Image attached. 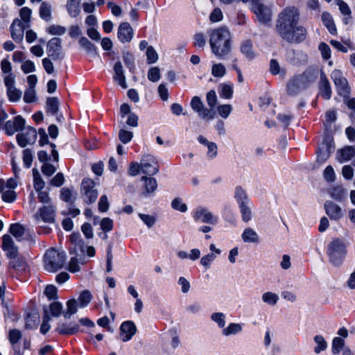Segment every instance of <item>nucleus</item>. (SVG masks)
<instances>
[{
	"mask_svg": "<svg viewBox=\"0 0 355 355\" xmlns=\"http://www.w3.org/2000/svg\"><path fill=\"white\" fill-rule=\"evenodd\" d=\"M299 12L297 8H286L278 17L276 30L279 36L289 43H300L306 38V30L298 25Z\"/></svg>",
	"mask_w": 355,
	"mask_h": 355,
	"instance_id": "nucleus-1",
	"label": "nucleus"
},
{
	"mask_svg": "<svg viewBox=\"0 0 355 355\" xmlns=\"http://www.w3.org/2000/svg\"><path fill=\"white\" fill-rule=\"evenodd\" d=\"M209 44L212 53L220 58L228 55L232 49V35L227 27H219L209 31Z\"/></svg>",
	"mask_w": 355,
	"mask_h": 355,
	"instance_id": "nucleus-2",
	"label": "nucleus"
},
{
	"mask_svg": "<svg viewBox=\"0 0 355 355\" xmlns=\"http://www.w3.org/2000/svg\"><path fill=\"white\" fill-rule=\"evenodd\" d=\"M347 252V245L343 239L339 238L332 239L327 247L329 261L335 266H339L343 263Z\"/></svg>",
	"mask_w": 355,
	"mask_h": 355,
	"instance_id": "nucleus-3",
	"label": "nucleus"
},
{
	"mask_svg": "<svg viewBox=\"0 0 355 355\" xmlns=\"http://www.w3.org/2000/svg\"><path fill=\"white\" fill-rule=\"evenodd\" d=\"M66 254L53 248L49 249L44 257V266L46 270L55 272L61 269L64 264Z\"/></svg>",
	"mask_w": 355,
	"mask_h": 355,
	"instance_id": "nucleus-4",
	"label": "nucleus"
},
{
	"mask_svg": "<svg viewBox=\"0 0 355 355\" xmlns=\"http://www.w3.org/2000/svg\"><path fill=\"white\" fill-rule=\"evenodd\" d=\"M57 207L55 203L42 205L33 215L37 222L42 221L45 223H54L55 222Z\"/></svg>",
	"mask_w": 355,
	"mask_h": 355,
	"instance_id": "nucleus-5",
	"label": "nucleus"
},
{
	"mask_svg": "<svg viewBox=\"0 0 355 355\" xmlns=\"http://www.w3.org/2000/svg\"><path fill=\"white\" fill-rule=\"evenodd\" d=\"M95 185V182L90 178H83L81 182L80 195L83 201L88 205L94 203L97 199L98 193Z\"/></svg>",
	"mask_w": 355,
	"mask_h": 355,
	"instance_id": "nucleus-6",
	"label": "nucleus"
},
{
	"mask_svg": "<svg viewBox=\"0 0 355 355\" xmlns=\"http://www.w3.org/2000/svg\"><path fill=\"white\" fill-rule=\"evenodd\" d=\"M331 78L340 96L346 97L349 95L350 88L348 85V82L340 70L334 69L331 73Z\"/></svg>",
	"mask_w": 355,
	"mask_h": 355,
	"instance_id": "nucleus-7",
	"label": "nucleus"
},
{
	"mask_svg": "<svg viewBox=\"0 0 355 355\" xmlns=\"http://www.w3.org/2000/svg\"><path fill=\"white\" fill-rule=\"evenodd\" d=\"M141 170L142 173L153 175L159 171V164L155 159L151 155H144L141 159Z\"/></svg>",
	"mask_w": 355,
	"mask_h": 355,
	"instance_id": "nucleus-8",
	"label": "nucleus"
},
{
	"mask_svg": "<svg viewBox=\"0 0 355 355\" xmlns=\"http://www.w3.org/2000/svg\"><path fill=\"white\" fill-rule=\"evenodd\" d=\"M37 139V131L31 126L24 129V132L19 133L16 136L18 145L24 148L28 144H33Z\"/></svg>",
	"mask_w": 355,
	"mask_h": 355,
	"instance_id": "nucleus-9",
	"label": "nucleus"
},
{
	"mask_svg": "<svg viewBox=\"0 0 355 355\" xmlns=\"http://www.w3.org/2000/svg\"><path fill=\"white\" fill-rule=\"evenodd\" d=\"M191 107L202 119L211 120L214 118L213 110L205 107L201 99L198 96H194L191 99Z\"/></svg>",
	"mask_w": 355,
	"mask_h": 355,
	"instance_id": "nucleus-10",
	"label": "nucleus"
},
{
	"mask_svg": "<svg viewBox=\"0 0 355 355\" xmlns=\"http://www.w3.org/2000/svg\"><path fill=\"white\" fill-rule=\"evenodd\" d=\"M252 10L259 21L266 23L270 20L271 12L269 8L257 0L252 1Z\"/></svg>",
	"mask_w": 355,
	"mask_h": 355,
	"instance_id": "nucleus-11",
	"label": "nucleus"
},
{
	"mask_svg": "<svg viewBox=\"0 0 355 355\" xmlns=\"http://www.w3.org/2000/svg\"><path fill=\"white\" fill-rule=\"evenodd\" d=\"M193 217L196 222L209 224H216L218 222V217L214 216L211 212L203 207L197 208Z\"/></svg>",
	"mask_w": 355,
	"mask_h": 355,
	"instance_id": "nucleus-12",
	"label": "nucleus"
},
{
	"mask_svg": "<svg viewBox=\"0 0 355 355\" xmlns=\"http://www.w3.org/2000/svg\"><path fill=\"white\" fill-rule=\"evenodd\" d=\"M26 121L20 115L14 117L13 120H8L4 124V129L8 135H12L15 132L21 130L25 125Z\"/></svg>",
	"mask_w": 355,
	"mask_h": 355,
	"instance_id": "nucleus-13",
	"label": "nucleus"
},
{
	"mask_svg": "<svg viewBox=\"0 0 355 355\" xmlns=\"http://www.w3.org/2000/svg\"><path fill=\"white\" fill-rule=\"evenodd\" d=\"M61 49V40L59 37H53L47 43V55L53 60H60L62 58Z\"/></svg>",
	"mask_w": 355,
	"mask_h": 355,
	"instance_id": "nucleus-14",
	"label": "nucleus"
},
{
	"mask_svg": "<svg viewBox=\"0 0 355 355\" xmlns=\"http://www.w3.org/2000/svg\"><path fill=\"white\" fill-rule=\"evenodd\" d=\"M1 248L6 252L8 259L15 258L19 254L18 248L15 245L12 237L8 234H5L2 236Z\"/></svg>",
	"mask_w": 355,
	"mask_h": 355,
	"instance_id": "nucleus-15",
	"label": "nucleus"
},
{
	"mask_svg": "<svg viewBox=\"0 0 355 355\" xmlns=\"http://www.w3.org/2000/svg\"><path fill=\"white\" fill-rule=\"evenodd\" d=\"M136 332L137 327L132 321H125L120 326V337L123 342L130 340Z\"/></svg>",
	"mask_w": 355,
	"mask_h": 355,
	"instance_id": "nucleus-16",
	"label": "nucleus"
},
{
	"mask_svg": "<svg viewBox=\"0 0 355 355\" xmlns=\"http://www.w3.org/2000/svg\"><path fill=\"white\" fill-rule=\"evenodd\" d=\"M324 207L327 215L331 220H338L343 216L341 207L331 200H327L324 202Z\"/></svg>",
	"mask_w": 355,
	"mask_h": 355,
	"instance_id": "nucleus-17",
	"label": "nucleus"
},
{
	"mask_svg": "<svg viewBox=\"0 0 355 355\" xmlns=\"http://www.w3.org/2000/svg\"><path fill=\"white\" fill-rule=\"evenodd\" d=\"M27 266L26 261L24 258L17 255L15 258H10L8 262V271L14 276L16 272H21L26 270Z\"/></svg>",
	"mask_w": 355,
	"mask_h": 355,
	"instance_id": "nucleus-18",
	"label": "nucleus"
},
{
	"mask_svg": "<svg viewBox=\"0 0 355 355\" xmlns=\"http://www.w3.org/2000/svg\"><path fill=\"white\" fill-rule=\"evenodd\" d=\"M297 81L301 84V85L306 89L312 83H313L317 77V71L313 69H307L304 71L302 74L297 75L295 76Z\"/></svg>",
	"mask_w": 355,
	"mask_h": 355,
	"instance_id": "nucleus-19",
	"label": "nucleus"
},
{
	"mask_svg": "<svg viewBox=\"0 0 355 355\" xmlns=\"http://www.w3.org/2000/svg\"><path fill=\"white\" fill-rule=\"evenodd\" d=\"M117 36L122 43L129 42L133 36V30L127 22L121 23L118 28Z\"/></svg>",
	"mask_w": 355,
	"mask_h": 355,
	"instance_id": "nucleus-20",
	"label": "nucleus"
},
{
	"mask_svg": "<svg viewBox=\"0 0 355 355\" xmlns=\"http://www.w3.org/2000/svg\"><path fill=\"white\" fill-rule=\"evenodd\" d=\"M319 91L320 95L324 99L329 100L331 97V87L330 83L323 71L320 73Z\"/></svg>",
	"mask_w": 355,
	"mask_h": 355,
	"instance_id": "nucleus-21",
	"label": "nucleus"
},
{
	"mask_svg": "<svg viewBox=\"0 0 355 355\" xmlns=\"http://www.w3.org/2000/svg\"><path fill=\"white\" fill-rule=\"evenodd\" d=\"M12 38L17 43L22 41L24 33V26L21 20L16 19L10 26Z\"/></svg>",
	"mask_w": 355,
	"mask_h": 355,
	"instance_id": "nucleus-22",
	"label": "nucleus"
},
{
	"mask_svg": "<svg viewBox=\"0 0 355 355\" xmlns=\"http://www.w3.org/2000/svg\"><path fill=\"white\" fill-rule=\"evenodd\" d=\"M355 156V148L352 146H347L339 149L336 153V159L340 163H344L352 159Z\"/></svg>",
	"mask_w": 355,
	"mask_h": 355,
	"instance_id": "nucleus-23",
	"label": "nucleus"
},
{
	"mask_svg": "<svg viewBox=\"0 0 355 355\" xmlns=\"http://www.w3.org/2000/svg\"><path fill=\"white\" fill-rule=\"evenodd\" d=\"M55 331L60 335H73L79 331V325L75 322L59 323Z\"/></svg>",
	"mask_w": 355,
	"mask_h": 355,
	"instance_id": "nucleus-24",
	"label": "nucleus"
},
{
	"mask_svg": "<svg viewBox=\"0 0 355 355\" xmlns=\"http://www.w3.org/2000/svg\"><path fill=\"white\" fill-rule=\"evenodd\" d=\"M240 50L241 53L248 60H252L256 57L252 42L250 40H246L241 42Z\"/></svg>",
	"mask_w": 355,
	"mask_h": 355,
	"instance_id": "nucleus-25",
	"label": "nucleus"
},
{
	"mask_svg": "<svg viewBox=\"0 0 355 355\" xmlns=\"http://www.w3.org/2000/svg\"><path fill=\"white\" fill-rule=\"evenodd\" d=\"M141 180L144 182L145 191L142 193L144 196L153 193L157 188V182L155 178L142 176Z\"/></svg>",
	"mask_w": 355,
	"mask_h": 355,
	"instance_id": "nucleus-26",
	"label": "nucleus"
},
{
	"mask_svg": "<svg viewBox=\"0 0 355 355\" xmlns=\"http://www.w3.org/2000/svg\"><path fill=\"white\" fill-rule=\"evenodd\" d=\"M114 79L124 89L127 88L125 78L123 73V69L120 61L115 63L114 67Z\"/></svg>",
	"mask_w": 355,
	"mask_h": 355,
	"instance_id": "nucleus-27",
	"label": "nucleus"
},
{
	"mask_svg": "<svg viewBox=\"0 0 355 355\" xmlns=\"http://www.w3.org/2000/svg\"><path fill=\"white\" fill-rule=\"evenodd\" d=\"M198 141L205 146H207L208 148L207 156L209 158H214L217 155V146L214 142L209 141L205 137L200 135L198 137Z\"/></svg>",
	"mask_w": 355,
	"mask_h": 355,
	"instance_id": "nucleus-28",
	"label": "nucleus"
},
{
	"mask_svg": "<svg viewBox=\"0 0 355 355\" xmlns=\"http://www.w3.org/2000/svg\"><path fill=\"white\" fill-rule=\"evenodd\" d=\"M242 239L245 243H258L259 236L258 234L252 228H245L241 235Z\"/></svg>",
	"mask_w": 355,
	"mask_h": 355,
	"instance_id": "nucleus-29",
	"label": "nucleus"
},
{
	"mask_svg": "<svg viewBox=\"0 0 355 355\" xmlns=\"http://www.w3.org/2000/svg\"><path fill=\"white\" fill-rule=\"evenodd\" d=\"M234 198L236 199L239 205L250 203V200L245 190L243 189L241 186H237L235 188Z\"/></svg>",
	"mask_w": 355,
	"mask_h": 355,
	"instance_id": "nucleus-30",
	"label": "nucleus"
},
{
	"mask_svg": "<svg viewBox=\"0 0 355 355\" xmlns=\"http://www.w3.org/2000/svg\"><path fill=\"white\" fill-rule=\"evenodd\" d=\"M78 43L80 46L83 48L88 54L92 56L98 55L95 45L92 43L87 37H81L79 39Z\"/></svg>",
	"mask_w": 355,
	"mask_h": 355,
	"instance_id": "nucleus-31",
	"label": "nucleus"
},
{
	"mask_svg": "<svg viewBox=\"0 0 355 355\" xmlns=\"http://www.w3.org/2000/svg\"><path fill=\"white\" fill-rule=\"evenodd\" d=\"M321 17L323 24L328 29L329 32L331 35H335L336 33L337 30L331 14L327 12H324L322 14Z\"/></svg>",
	"mask_w": 355,
	"mask_h": 355,
	"instance_id": "nucleus-32",
	"label": "nucleus"
},
{
	"mask_svg": "<svg viewBox=\"0 0 355 355\" xmlns=\"http://www.w3.org/2000/svg\"><path fill=\"white\" fill-rule=\"evenodd\" d=\"M330 196L338 202H342L346 198V191L341 186H335L329 190Z\"/></svg>",
	"mask_w": 355,
	"mask_h": 355,
	"instance_id": "nucleus-33",
	"label": "nucleus"
},
{
	"mask_svg": "<svg viewBox=\"0 0 355 355\" xmlns=\"http://www.w3.org/2000/svg\"><path fill=\"white\" fill-rule=\"evenodd\" d=\"M304 88L300 84L295 77L291 79L287 84V92L291 96H296Z\"/></svg>",
	"mask_w": 355,
	"mask_h": 355,
	"instance_id": "nucleus-34",
	"label": "nucleus"
},
{
	"mask_svg": "<svg viewBox=\"0 0 355 355\" xmlns=\"http://www.w3.org/2000/svg\"><path fill=\"white\" fill-rule=\"evenodd\" d=\"M51 12L52 8L51 6L49 3L46 1H44L41 3L40 7V17L46 21H49L51 20Z\"/></svg>",
	"mask_w": 355,
	"mask_h": 355,
	"instance_id": "nucleus-35",
	"label": "nucleus"
},
{
	"mask_svg": "<svg viewBox=\"0 0 355 355\" xmlns=\"http://www.w3.org/2000/svg\"><path fill=\"white\" fill-rule=\"evenodd\" d=\"M218 93L221 98L230 99L233 95V84L223 83L218 87Z\"/></svg>",
	"mask_w": 355,
	"mask_h": 355,
	"instance_id": "nucleus-36",
	"label": "nucleus"
},
{
	"mask_svg": "<svg viewBox=\"0 0 355 355\" xmlns=\"http://www.w3.org/2000/svg\"><path fill=\"white\" fill-rule=\"evenodd\" d=\"M81 0H68L67 9L69 15L76 17L80 12V3Z\"/></svg>",
	"mask_w": 355,
	"mask_h": 355,
	"instance_id": "nucleus-37",
	"label": "nucleus"
},
{
	"mask_svg": "<svg viewBox=\"0 0 355 355\" xmlns=\"http://www.w3.org/2000/svg\"><path fill=\"white\" fill-rule=\"evenodd\" d=\"M59 102L56 97H49L46 101V112L52 115L57 114L58 111Z\"/></svg>",
	"mask_w": 355,
	"mask_h": 355,
	"instance_id": "nucleus-38",
	"label": "nucleus"
},
{
	"mask_svg": "<svg viewBox=\"0 0 355 355\" xmlns=\"http://www.w3.org/2000/svg\"><path fill=\"white\" fill-rule=\"evenodd\" d=\"M9 232L18 241H20L24 234L25 230L21 225L19 223H14L10 226Z\"/></svg>",
	"mask_w": 355,
	"mask_h": 355,
	"instance_id": "nucleus-39",
	"label": "nucleus"
},
{
	"mask_svg": "<svg viewBox=\"0 0 355 355\" xmlns=\"http://www.w3.org/2000/svg\"><path fill=\"white\" fill-rule=\"evenodd\" d=\"M33 187L35 191L42 190L45 187V182L42 180L36 168L33 169Z\"/></svg>",
	"mask_w": 355,
	"mask_h": 355,
	"instance_id": "nucleus-40",
	"label": "nucleus"
},
{
	"mask_svg": "<svg viewBox=\"0 0 355 355\" xmlns=\"http://www.w3.org/2000/svg\"><path fill=\"white\" fill-rule=\"evenodd\" d=\"M314 341L316 343V346L314 348V352L316 354L320 353L322 351H324L327 347V343L324 338L321 335H316L314 337Z\"/></svg>",
	"mask_w": 355,
	"mask_h": 355,
	"instance_id": "nucleus-41",
	"label": "nucleus"
},
{
	"mask_svg": "<svg viewBox=\"0 0 355 355\" xmlns=\"http://www.w3.org/2000/svg\"><path fill=\"white\" fill-rule=\"evenodd\" d=\"M67 311L63 313L65 318H70L71 316L75 314L77 311V302L76 300L72 299L67 302Z\"/></svg>",
	"mask_w": 355,
	"mask_h": 355,
	"instance_id": "nucleus-42",
	"label": "nucleus"
},
{
	"mask_svg": "<svg viewBox=\"0 0 355 355\" xmlns=\"http://www.w3.org/2000/svg\"><path fill=\"white\" fill-rule=\"evenodd\" d=\"M60 198L64 202L70 203H73L75 200V198H73L72 191L67 187H63L61 189L60 191Z\"/></svg>",
	"mask_w": 355,
	"mask_h": 355,
	"instance_id": "nucleus-43",
	"label": "nucleus"
},
{
	"mask_svg": "<svg viewBox=\"0 0 355 355\" xmlns=\"http://www.w3.org/2000/svg\"><path fill=\"white\" fill-rule=\"evenodd\" d=\"M262 300L269 305L275 306L279 300V296L276 293L266 292L262 295Z\"/></svg>",
	"mask_w": 355,
	"mask_h": 355,
	"instance_id": "nucleus-44",
	"label": "nucleus"
},
{
	"mask_svg": "<svg viewBox=\"0 0 355 355\" xmlns=\"http://www.w3.org/2000/svg\"><path fill=\"white\" fill-rule=\"evenodd\" d=\"M40 318L37 313H28L26 317V327L27 329H33L37 326Z\"/></svg>",
	"mask_w": 355,
	"mask_h": 355,
	"instance_id": "nucleus-45",
	"label": "nucleus"
},
{
	"mask_svg": "<svg viewBox=\"0 0 355 355\" xmlns=\"http://www.w3.org/2000/svg\"><path fill=\"white\" fill-rule=\"evenodd\" d=\"M249 205L250 204H243L239 205L242 219L245 223L248 222L252 218V211Z\"/></svg>",
	"mask_w": 355,
	"mask_h": 355,
	"instance_id": "nucleus-46",
	"label": "nucleus"
},
{
	"mask_svg": "<svg viewBox=\"0 0 355 355\" xmlns=\"http://www.w3.org/2000/svg\"><path fill=\"white\" fill-rule=\"evenodd\" d=\"M242 330L241 325L237 323H230L227 327L223 329V334L227 336L231 334H236Z\"/></svg>",
	"mask_w": 355,
	"mask_h": 355,
	"instance_id": "nucleus-47",
	"label": "nucleus"
},
{
	"mask_svg": "<svg viewBox=\"0 0 355 355\" xmlns=\"http://www.w3.org/2000/svg\"><path fill=\"white\" fill-rule=\"evenodd\" d=\"M345 341L340 337H336L332 341L331 351L334 354H338L340 352L342 348L344 347Z\"/></svg>",
	"mask_w": 355,
	"mask_h": 355,
	"instance_id": "nucleus-48",
	"label": "nucleus"
},
{
	"mask_svg": "<svg viewBox=\"0 0 355 355\" xmlns=\"http://www.w3.org/2000/svg\"><path fill=\"white\" fill-rule=\"evenodd\" d=\"M37 195V200L42 205L53 203L52 199L49 196V193L46 191L40 190L36 191Z\"/></svg>",
	"mask_w": 355,
	"mask_h": 355,
	"instance_id": "nucleus-49",
	"label": "nucleus"
},
{
	"mask_svg": "<svg viewBox=\"0 0 355 355\" xmlns=\"http://www.w3.org/2000/svg\"><path fill=\"white\" fill-rule=\"evenodd\" d=\"M171 207L173 209L184 213L187 211V206L180 198H174L171 202Z\"/></svg>",
	"mask_w": 355,
	"mask_h": 355,
	"instance_id": "nucleus-50",
	"label": "nucleus"
},
{
	"mask_svg": "<svg viewBox=\"0 0 355 355\" xmlns=\"http://www.w3.org/2000/svg\"><path fill=\"white\" fill-rule=\"evenodd\" d=\"M7 94L10 101L15 102L20 99L21 92L14 86L7 89Z\"/></svg>",
	"mask_w": 355,
	"mask_h": 355,
	"instance_id": "nucleus-51",
	"label": "nucleus"
},
{
	"mask_svg": "<svg viewBox=\"0 0 355 355\" xmlns=\"http://www.w3.org/2000/svg\"><path fill=\"white\" fill-rule=\"evenodd\" d=\"M78 300L80 306L81 307H85L92 300V294L88 291H84L80 294Z\"/></svg>",
	"mask_w": 355,
	"mask_h": 355,
	"instance_id": "nucleus-52",
	"label": "nucleus"
},
{
	"mask_svg": "<svg viewBox=\"0 0 355 355\" xmlns=\"http://www.w3.org/2000/svg\"><path fill=\"white\" fill-rule=\"evenodd\" d=\"M44 315L43 317V321H42V325L40 327V332L42 334H46L49 331V330L50 329V327H51V326L49 323V320H50V317L48 314L47 309L46 307L44 309Z\"/></svg>",
	"mask_w": 355,
	"mask_h": 355,
	"instance_id": "nucleus-53",
	"label": "nucleus"
},
{
	"mask_svg": "<svg viewBox=\"0 0 355 355\" xmlns=\"http://www.w3.org/2000/svg\"><path fill=\"white\" fill-rule=\"evenodd\" d=\"M46 31L52 35H62L65 33L66 28L60 25H51L46 29Z\"/></svg>",
	"mask_w": 355,
	"mask_h": 355,
	"instance_id": "nucleus-54",
	"label": "nucleus"
},
{
	"mask_svg": "<svg viewBox=\"0 0 355 355\" xmlns=\"http://www.w3.org/2000/svg\"><path fill=\"white\" fill-rule=\"evenodd\" d=\"M50 312L52 316L58 317L62 311V305L59 302H53L49 306Z\"/></svg>",
	"mask_w": 355,
	"mask_h": 355,
	"instance_id": "nucleus-55",
	"label": "nucleus"
},
{
	"mask_svg": "<svg viewBox=\"0 0 355 355\" xmlns=\"http://www.w3.org/2000/svg\"><path fill=\"white\" fill-rule=\"evenodd\" d=\"M33 162L32 151L29 148L23 150V162L26 168H28L31 166Z\"/></svg>",
	"mask_w": 355,
	"mask_h": 355,
	"instance_id": "nucleus-56",
	"label": "nucleus"
},
{
	"mask_svg": "<svg viewBox=\"0 0 355 355\" xmlns=\"http://www.w3.org/2000/svg\"><path fill=\"white\" fill-rule=\"evenodd\" d=\"M206 100L210 109H213L217 103V96L214 90H210L207 93Z\"/></svg>",
	"mask_w": 355,
	"mask_h": 355,
	"instance_id": "nucleus-57",
	"label": "nucleus"
},
{
	"mask_svg": "<svg viewBox=\"0 0 355 355\" xmlns=\"http://www.w3.org/2000/svg\"><path fill=\"white\" fill-rule=\"evenodd\" d=\"M323 176L324 180L328 182H333L335 181L336 175L334 170L331 166H327L324 171Z\"/></svg>",
	"mask_w": 355,
	"mask_h": 355,
	"instance_id": "nucleus-58",
	"label": "nucleus"
},
{
	"mask_svg": "<svg viewBox=\"0 0 355 355\" xmlns=\"http://www.w3.org/2000/svg\"><path fill=\"white\" fill-rule=\"evenodd\" d=\"M211 318L213 321L218 324L219 327H224L225 324V315L224 313L220 312L214 313L211 315Z\"/></svg>",
	"mask_w": 355,
	"mask_h": 355,
	"instance_id": "nucleus-59",
	"label": "nucleus"
},
{
	"mask_svg": "<svg viewBox=\"0 0 355 355\" xmlns=\"http://www.w3.org/2000/svg\"><path fill=\"white\" fill-rule=\"evenodd\" d=\"M217 110L221 117L227 119L232 110V107L231 105L225 104L219 105Z\"/></svg>",
	"mask_w": 355,
	"mask_h": 355,
	"instance_id": "nucleus-60",
	"label": "nucleus"
},
{
	"mask_svg": "<svg viewBox=\"0 0 355 355\" xmlns=\"http://www.w3.org/2000/svg\"><path fill=\"white\" fill-rule=\"evenodd\" d=\"M211 73L214 77H223L225 73V68L222 64H215L211 69Z\"/></svg>",
	"mask_w": 355,
	"mask_h": 355,
	"instance_id": "nucleus-61",
	"label": "nucleus"
},
{
	"mask_svg": "<svg viewBox=\"0 0 355 355\" xmlns=\"http://www.w3.org/2000/svg\"><path fill=\"white\" fill-rule=\"evenodd\" d=\"M160 71L158 67H152L148 73V78L152 82H157L160 79Z\"/></svg>",
	"mask_w": 355,
	"mask_h": 355,
	"instance_id": "nucleus-62",
	"label": "nucleus"
},
{
	"mask_svg": "<svg viewBox=\"0 0 355 355\" xmlns=\"http://www.w3.org/2000/svg\"><path fill=\"white\" fill-rule=\"evenodd\" d=\"M2 200L6 202H12L16 199V193L12 189L5 190L2 193Z\"/></svg>",
	"mask_w": 355,
	"mask_h": 355,
	"instance_id": "nucleus-63",
	"label": "nucleus"
},
{
	"mask_svg": "<svg viewBox=\"0 0 355 355\" xmlns=\"http://www.w3.org/2000/svg\"><path fill=\"white\" fill-rule=\"evenodd\" d=\"M41 171L44 175L50 177L56 171V168L53 164L46 162L42 166Z\"/></svg>",
	"mask_w": 355,
	"mask_h": 355,
	"instance_id": "nucleus-64",
	"label": "nucleus"
}]
</instances>
